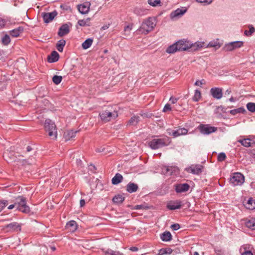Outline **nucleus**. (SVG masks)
Listing matches in <instances>:
<instances>
[{"label":"nucleus","instance_id":"1","mask_svg":"<svg viewBox=\"0 0 255 255\" xmlns=\"http://www.w3.org/2000/svg\"><path fill=\"white\" fill-rule=\"evenodd\" d=\"M177 44L179 51H187L191 49L192 50H197L199 49L205 47V43L204 42H196L192 43L189 40L183 39L177 42Z\"/></svg>","mask_w":255,"mask_h":255},{"label":"nucleus","instance_id":"2","mask_svg":"<svg viewBox=\"0 0 255 255\" xmlns=\"http://www.w3.org/2000/svg\"><path fill=\"white\" fill-rule=\"evenodd\" d=\"M156 24V19L153 17H149L143 20L137 31L141 34H147L152 31Z\"/></svg>","mask_w":255,"mask_h":255},{"label":"nucleus","instance_id":"3","mask_svg":"<svg viewBox=\"0 0 255 255\" xmlns=\"http://www.w3.org/2000/svg\"><path fill=\"white\" fill-rule=\"evenodd\" d=\"M171 139L168 137L162 138H154L150 141L148 144L152 149H157L167 146L171 143Z\"/></svg>","mask_w":255,"mask_h":255},{"label":"nucleus","instance_id":"4","mask_svg":"<svg viewBox=\"0 0 255 255\" xmlns=\"http://www.w3.org/2000/svg\"><path fill=\"white\" fill-rule=\"evenodd\" d=\"M45 130L48 132V135L53 139H55L57 136L56 126L51 120L46 119L44 123Z\"/></svg>","mask_w":255,"mask_h":255},{"label":"nucleus","instance_id":"5","mask_svg":"<svg viewBox=\"0 0 255 255\" xmlns=\"http://www.w3.org/2000/svg\"><path fill=\"white\" fill-rule=\"evenodd\" d=\"M16 209L24 213H28L30 208L26 204V198L23 196H19L15 200Z\"/></svg>","mask_w":255,"mask_h":255},{"label":"nucleus","instance_id":"6","mask_svg":"<svg viewBox=\"0 0 255 255\" xmlns=\"http://www.w3.org/2000/svg\"><path fill=\"white\" fill-rule=\"evenodd\" d=\"M245 182V177L240 172H235L231 176L230 182L233 186H241Z\"/></svg>","mask_w":255,"mask_h":255},{"label":"nucleus","instance_id":"7","mask_svg":"<svg viewBox=\"0 0 255 255\" xmlns=\"http://www.w3.org/2000/svg\"><path fill=\"white\" fill-rule=\"evenodd\" d=\"M99 116L103 122L107 123L112 119H115L118 117V114L116 111L111 112L106 110L100 113Z\"/></svg>","mask_w":255,"mask_h":255},{"label":"nucleus","instance_id":"8","mask_svg":"<svg viewBox=\"0 0 255 255\" xmlns=\"http://www.w3.org/2000/svg\"><path fill=\"white\" fill-rule=\"evenodd\" d=\"M198 129L200 132L203 134H209L216 131L217 128L211 126L210 125L208 124H200L198 127Z\"/></svg>","mask_w":255,"mask_h":255},{"label":"nucleus","instance_id":"9","mask_svg":"<svg viewBox=\"0 0 255 255\" xmlns=\"http://www.w3.org/2000/svg\"><path fill=\"white\" fill-rule=\"evenodd\" d=\"M187 11V9L185 7L178 8L171 12L170 17L173 20H177L182 17Z\"/></svg>","mask_w":255,"mask_h":255},{"label":"nucleus","instance_id":"10","mask_svg":"<svg viewBox=\"0 0 255 255\" xmlns=\"http://www.w3.org/2000/svg\"><path fill=\"white\" fill-rule=\"evenodd\" d=\"M243 42L240 41L231 42L226 44L224 49L225 51H231L235 49L239 48L243 46Z\"/></svg>","mask_w":255,"mask_h":255},{"label":"nucleus","instance_id":"11","mask_svg":"<svg viewBox=\"0 0 255 255\" xmlns=\"http://www.w3.org/2000/svg\"><path fill=\"white\" fill-rule=\"evenodd\" d=\"M203 166L200 164H193L186 169V171L194 174H199L202 172Z\"/></svg>","mask_w":255,"mask_h":255},{"label":"nucleus","instance_id":"12","mask_svg":"<svg viewBox=\"0 0 255 255\" xmlns=\"http://www.w3.org/2000/svg\"><path fill=\"white\" fill-rule=\"evenodd\" d=\"M175 190L177 193H182L188 191L190 186L187 183H179L175 185Z\"/></svg>","mask_w":255,"mask_h":255},{"label":"nucleus","instance_id":"13","mask_svg":"<svg viewBox=\"0 0 255 255\" xmlns=\"http://www.w3.org/2000/svg\"><path fill=\"white\" fill-rule=\"evenodd\" d=\"M91 3L89 1H86L77 5L78 11L81 14H84L88 13L90 10Z\"/></svg>","mask_w":255,"mask_h":255},{"label":"nucleus","instance_id":"14","mask_svg":"<svg viewBox=\"0 0 255 255\" xmlns=\"http://www.w3.org/2000/svg\"><path fill=\"white\" fill-rule=\"evenodd\" d=\"M57 14V12L56 11L51 12H44L42 13V17L45 23H49L54 19Z\"/></svg>","mask_w":255,"mask_h":255},{"label":"nucleus","instance_id":"15","mask_svg":"<svg viewBox=\"0 0 255 255\" xmlns=\"http://www.w3.org/2000/svg\"><path fill=\"white\" fill-rule=\"evenodd\" d=\"M188 133V130L185 128H179L176 130H171L168 131L169 135L173 136L174 137H176L180 135H185Z\"/></svg>","mask_w":255,"mask_h":255},{"label":"nucleus","instance_id":"16","mask_svg":"<svg viewBox=\"0 0 255 255\" xmlns=\"http://www.w3.org/2000/svg\"><path fill=\"white\" fill-rule=\"evenodd\" d=\"M210 93L213 97L216 99H220L223 96L222 90L219 88H211Z\"/></svg>","mask_w":255,"mask_h":255},{"label":"nucleus","instance_id":"17","mask_svg":"<svg viewBox=\"0 0 255 255\" xmlns=\"http://www.w3.org/2000/svg\"><path fill=\"white\" fill-rule=\"evenodd\" d=\"M182 207V202L180 200L170 202L167 205V208L170 210L180 209Z\"/></svg>","mask_w":255,"mask_h":255},{"label":"nucleus","instance_id":"18","mask_svg":"<svg viewBox=\"0 0 255 255\" xmlns=\"http://www.w3.org/2000/svg\"><path fill=\"white\" fill-rule=\"evenodd\" d=\"M24 30V28L22 26H19L9 31L10 36L13 37H17L21 34Z\"/></svg>","mask_w":255,"mask_h":255},{"label":"nucleus","instance_id":"19","mask_svg":"<svg viewBox=\"0 0 255 255\" xmlns=\"http://www.w3.org/2000/svg\"><path fill=\"white\" fill-rule=\"evenodd\" d=\"M69 32V26L67 24H63L59 29L58 35L60 37H62Z\"/></svg>","mask_w":255,"mask_h":255},{"label":"nucleus","instance_id":"20","mask_svg":"<svg viewBox=\"0 0 255 255\" xmlns=\"http://www.w3.org/2000/svg\"><path fill=\"white\" fill-rule=\"evenodd\" d=\"M238 142L246 147H251L252 144L255 143V141L250 138L239 139L238 140Z\"/></svg>","mask_w":255,"mask_h":255},{"label":"nucleus","instance_id":"21","mask_svg":"<svg viewBox=\"0 0 255 255\" xmlns=\"http://www.w3.org/2000/svg\"><path fill=\"white\" fill-rule=\"evenodd\" d=\"M66 228L70 232H74L77 229V225L75 221L72 220L67 223Z\"/></svg>","mask_w":255,"mask_h":255},{"label":"nucleus","instance_id":"22","mask_svg":"<svg viewBox=\"0 0 255 255\" xmlns=\"http://www.w3.org/2000/svg\"><path fill=\"white\" fill-rule=\"evenodd\" d=\"M59 59V54L55 51H53L51 54L48 56L47 60L49 63H53L57 61Z\"/></svg>","mask_w":255,"mask_h":255},{"label":"nucleus","instance_id":"23","mask_svg":"<svg viewBox=\"0 0 255 255\" xmlns=\"http://www.w3.org/2000/svg\"><path fill=\"white\" fill-rule=\"evenodd\" d=\"M3 156L8 162H12L15 160V157L13 156V152H8V150H6L4 152Z\"/></svg>","mask_w":255,"mask_h":255},{"label":"nucleus","instance_id":"24","mask_svg":"<svg viewBox=\"0 0 255 255\" xmlns=\"http://www.w3.org/2000/svg\"><path fill=\"white\" fill-rule=\"evenodd\" d=\"M138 188V185L134 183L129 182L127 185V191L130 193L136 192Z\"/></svg>","mask_w":255,"mask_h":255},{"label":"nucleus","instance_id":"25","mask_svg":"<svg viewBox=\"0 0 255 255\" xmlns=\"http://www.w3.org/2000/svg\"><path fill=\"white\" fill-rule=\"evenodd\" d=\"M5 228L8 229V231H18L20 230V227L16 222H13L7 225Z\"/></svg>","mask_w":255,"mask_h":255},{"label":"nucleus","instance_id":"26","mask_svg":"<svg viewBox=\"0 0 255 255\" xmlns=\"http://www.w3.org/2000/svg\"><path fill=\"white\" fill-rule=\"evenodd\" d=\"M249 245L242 246L240 249V252L242 255H253L252 252L249 250Z\"/></svg>","mask_w":255,"mask_h":255},{"label":"nucleus","instance_id":"27","mask_svg":"<svg viewBox=\"0 0 255 255\" xmlns=\"http://www.w3.org/2000/svg\"><path fill=\"white\" fill-rule=\"evenodd\" d=\"M160 239L164 242H168L171 240L172 235L168 231H165L160 235Z\"/></svg>","mask_w":255,"mask_h":255},{"label":"nucleus","instance_id":"28","mask_svg":"<svg viewBox=\"0 0 255 255\" xmlns=\"http://www.w3.org/2000/svg\"><path fill=\"white\" fill-rule=\"evenodd\" d=\"M245 224L248 228L252 230H255V218H252L247 220Z\"/></svg>","mask_w":255,"mask_h":255},{"label":"nucleus","instance_id":"29","mask_svg":"<svg viewBox=\"0 0 255 255\" xmlns=\"http://www.w3.org/2000/svg\"><path fill=\"white\" fill-rule=\"evenodd\" d=\"M134 13L138 16H143L147 13V9L142 7H136L133 10Z\"/></svg>","mask_w":255,"mask_h":255},{"label":"nucleus","instance_id":"30","mask_svg":"<svg viewBox=\"0 0 255 255\" xmlns=\"http://www.w3.org/2000/svg\"><path fill=\"white\" fill-rule=\"evenodd\" d=\"M177 51H179L178 50V47L177 44V42L173 44L172 45L169 46L166 50V52L170 54L174 53Z\"/></svg>","mask_w":255,"mask_h":255},{"label":"nucleus","instance_id":"31","mask_svg":"<svg viewBox=\"0 0 255 255\" xmlns=\"http://www.w3.org/2000/svg\"><path fill=\"white\" fill-rule=\"evenodd\" d=\"M221 46V44L219 42V39H216L210 41L205 47H214L216 49H218Z\"/></svg>","mask_w":255,"mask_h":255},{"label":"nucleus","instance_id":"32","mask_svg":"<svg viewBox=\"0 0 255 255\" xmlns=\"http://www.w3.org/2000/svg\"><path fill=\"white\" fill-rule=\"evenodd\" d=\"M245 206L247 209L253 210L255 209V201L253 198H250L248 201L245 203Z\"/></svg>","mask_w":255,"mask_h":255},{"label":"nucleus","instance_id":"33","mask_svg":"<svg viewBox=\"0 0 255 255\" xmlns=\"http://www.w3.org/2000/svg\"><path fill=\"white\" fill-rule=\"evenodd\" d=\"M123 176L120 173H117L115 176L112 178V182L113 184L117 185L122 182L123 180Z\"/></svg>","mask_w":255,"mask_h":255},{"label":"nucleus","instance_id":"34","mask_svg":"<svg viewBox=\"0 0 255 255\" xmlns=\"http://www.w3.org/2000/svg\"><path fill=\"white\" fill-rule=\"evenodd\" d=\"M66 44V41L64 39L59 40L56 44V48L59 52H62L63 48Z\"/></svg>","mask_w":255,"mask_h":255},{"label":"nucleus","instance_id":"35","mask_svg":"<svg viewBox=\"0 0 255 255\" xmlns=\"http://www.w3.org/2000/svg\"><path fill=\"white\" fill-rule=\"evenodd\" d=\"M93 40L92 38H88L82 44V47L84 49L89 48L92 44Z\"/></svg>","mask_w":255,"mask_h":255},{"label":"nucleus","instance_id":"36","mask_svg":"<svg viewBox=\"0 0 255 255\" xmlns=\"http://www.w3.org/2000/svg\"><path fill=\"white\" fill-rule=\"evenodd\" d=\"M246 112L245 109L243 107H240L239 108L232 110L230 111V113L232 115H236L239 113L244 114Z\"/></svg>","mask_w":255,"mask_h":255},{"label":"nucleus","instance_id":"37","mask_svg":"<svg viewBox=\"0 0 255 255\" xmlns=\"http://www.w3.org/2000/svg\"><path fill=\"white\" fill-rule=\"evenodd\" d=\"M125 200V197H123L121 195H117L115 196V197L113 199V201L115 203L117 204H121Z\"/></svg>","mask_w":255,"mask_h":255},{"label":"nucleus","instance_id":"38","mask_svg":"<svg viewBox=\"0 0 255 255\" xmlns=\"http://www.w3.org/2000/svg\"><path fill=\"white\" fill-rule=\"evenodd\" d=\"M249 30H245L244 34L247 36H251L255 32V28L252 25H249Z\"/></svg>","mask_w":255,"mask_h":255},{"label":"nucleus","instance_id":"39","mask_svg":"<svg viewBox=\"0 0 255 255\" xmlns=\"http://www.w3.org/2000/svg\"><path fill=\"white\" fill-rule=\"evenodd\" d=\"M106 255H124L119 251H114L111 249H108L105 252Z\"/></svg>","mask_w":255,"mask_h":255},{"label":"nucleus","instance_id":"40","mask_svg":"<svg viewBox=\"0 0 255 255\" xmlns=\"http://www.w3.org/2000/svg\"><path fill=\"white\" fill-rule=\"evenodd\" d=\"M201 92L198 90H196L195 91L194 95L193 97V100L194 102H198L199 100L201 99Z\"/></svg>","mask_w":255,"mask_h":255},{"label":"nucleus","instance_id":"41","mask_svg":"<svg viewBox=\"0 0 255 255\" xmlns=\"http://www.w3.org/2000/svg\"><path fill=\"white\" fill-rule=\"evenodd\" d=\"M77 131H74L73 130H70L67 132L65 134V139L66 140H70V138L75 137Z\"/></svg>","mask_w":255,"mask_h":255},{"label":"nucleus","instance_id":"42","mask_svg":"<svg viewBox=\"0 0 255 255\" xmlns=\"http://www.w3.org/2000/svg\"><path fill=\"white\" fill-rule=\"evenodd\" d=\"M178 170V168L175 166H166V173L172 174L173 172H176Z\"/></svg>","mask_w":255,"mask_h":255},{"label":"nucleus","instance_id":"43","mask_svg":"<svg viewBox=\"0 0 255 255\" xmlns=\"http://www.w3.org/2000/svg\"><path fill=\"white\" fill-rule=\"evenodd\" d=\"M1 41L3 44L5 45H8L10 42L9 36L7 34L4 35L1 39Z\"/></svg>","mask_w":255,"mask_h":255},{"label":"nucleus","instance_id":"44","mask_svg":"<svg viewBox=\"0 0 255 255\" xmlns=\"http://www.w3.org/2000/svg\"><path fill=\"white\" fill-rule=\"evenodd\" d=\"M161 255H170L172 252V250L170 248H162L159 250Z\"/></svg>","mask_w":255,"mask_h":255},{"label":"nucleus","instance_id":"45","mask_svg":"<svg viewBox=\"0 0 255 255\" xmlns=\"http://www.w3.org/2000/svg\"><path fill=\"white\" fill-rule=\"evenodd\" d=\"M35 159L34 157L30 158L27 159L23 160L22 163L24 165H31L34 163Z\"/></svg>","mask_w":255,"mask_h":255},{"label":"nucleus","instance_id":"46","mask_svg":"<svg viewBox=\"0 0 255 255\" xmlns=\"http://www.w3.org/2000/svg\"><path fill=\"white\" fill-rule=\"evenodd\" d=\"M62 80V77L61 76L54 75L52 78V81L56 85L60 84Z\"/></svg>","mask_w":255,"mask_h":255},{"label":"nucleus","instance_id":"47","mask_svg":"<svg viewBox=\"0 0 255 255\" xmlns=\"http://www.w3.org/2000/svg\"><path fill=\"white\" fill-rule=\"evenodd\" d=\"M147 3L151 6H156L158 5H160V0H148Z\"/></svg>","mask_w":255,"mask_h":255},{"label":"nucleus","instance_id":"48","mask_svg":"<svg viewBox=\"0 0 255 255\" xmlns=\"http://www.w3.org/2000/svg\"><path fill=\"white\" fill-rule=\"evenodd\" d=\"M247 109L251 112L254 113L255 112V103H249L247 105Z\"/></svg>","mask_w":255,"mask_h":255},{"label":"nucleus","instance_id":"49","mask_svg":"<svg viewBox=\"0 0 255 255\" xmlns=\"http://www.w3.org/2000/svg\"><path fill=\"white\" fill-rule=\"evenodd\" d=\"M138 118V117H132L129 121V124L131 125H133L137 124L139 121Z\"/></svg>","mask_w":255,"mask_h":255},{"label":"nucleus","instance_id":"50","mask_svg":"<svg viewBox=\"0 0 255 255\" xmlns=\"http://www.w3.org/2000/svg\"><path fill=\"white\" fill-rule=\"evenodd\" d=\"M226 155L225 153H224L223 152L220 153L218 154V160L219 161H224L226 159Z\"/></svg>","mask_w":255,"mask_h":255},{"label":"nucleus","instance_id":"51","mask_svg":"<svg viewBox=\"0 0 255 255\" xmlns=\"http://www.w3.org/2000/svg\"><path fill=\"white\" fill-rule=\"evenodd\" d=\"M7 205V201L6 200L0 201V212L3 209V208Z\"/></svg>","mask_w":255,"mask_h":255},{"label":"nucleus","instance_id":"52","mask_svg":"<svg viewBox=\"0 0 255 255\" xmlns=\"http://www.w3.org/2000/svg\"><path fill=\"white\" fill-rule=\"evenodd\" d=\"M212 0H196L198 2L203 3L204 5L211 3Z\"/></svg>","mask_w":255,"mask_h":255},{"label":"nucleus","instance_id":"53","mask_svg":"<svg viewBox=\"0 0 255 255\" xmlns=\"http://www.w3.org/2000/svg\"><path fill=\"white\" fill-rule=\"evenodd\" d=\"M78 24L81 26H85L88 25L87 24V20L84 19L79 20L78 21Z\"/></svg>","mask_w":255,"mask_h":255},{"label":"nucleus","instance_id":"54","mask_svg":"<svg viewBox=\"0 0 255 255\" xmlns=\"http://www.w3.org/2000/svg\"><path fill=\"white\" fill-rule=\"evenodd\" d=\"M205 84V81L204 79L202 80H197L195 83V85L197 86H201L202 85Z\"/></svg>","mask_w":255,"mask_h":255},{"label":"nucleus","instance_id":"55","mask_svg":"<svg viewBox=\"0 0 255 255\" xmlns=\"http://www.w3.org/2000/svg\"><path fill=\"white\" fill-rule=\"evenodd\" d=\"M171 108L170 105L169 104H166L165 105V106L163 109V111L164 112H166L168 111H171Z\"/></svg>","mask_w":255,"mask_h":255},{"label":"nucleus","instance_id":"56","mask_svg":"<svg viewBox=\"0 0 255 255\" xmlns=\"http://www.w3.org/2000/svg\"><path fill=\"white\" fill-rule=\"evenodd\" d=\"M6 21L0 17V28H2L5 25Z\"/></svg>","mask_w":255,"mask_h":255},{"label":"nucleus","instance_id":"57","mask_svg":"<svg viewBox=\"0 0 255 255\" xmlns=\"http://www.w3.org/2000/svg\"><path fill=\"white\" fill-rule=\"evenodd\" d=\"M180 226L178 224H174L171 226V228L173 230L176 231L180 228Z\"/></svg>","mask_w":255,"mask_h":255},{"label":"nucleus","instance_id":"58","mask_svg":"<svg viewBox=\"0 0 255 255\" xmlns=\"http://www.w3.org/2000/svg\"><path fill=\"white\" fill-rule=\"evenodd\" d=\"M178 99H179L178 98H175L173 97H171L169 99V101H170L172 103V104H175V103H176V102H177Z\"/></svg>","mask_w":255,"mask_h":255},{"label":"nucleus","instance_id":"59","mask_svg":"<svg viewBox=\"0 0 255 255\" xmlns=\"http://www.w3.org/2000/svg\"><path fill=\"white\" fill-rule=\"evenodd\" d=\"M131 30V26L130 25H127L125 26L124 28V30L125 32H128V33L130 32V30Z\"/></svg>","mask_w":255,"mask_h":255},{"label":"nucleus","instance_id":"60","mask_svg":"<svg viewBox=\"0 0 255 255\" xmlns=\"http://www.w3.org/2000/svg\"><path fill=\"white\" fill-rule=\"evenodd\" d=\"M105 148L103 147L97 148L96 149V152H105Z\"/></svg>","mask_w":255,"mask_h":255},{"label":"nucleus","instance_id":"61","mask_svg":"<svg viewBox=\"0 0 255 255\" xmlns=\"http://www.w3.org/2000/svg\"><path fill=\"white\" fill-rule=\"evenodd\" d=\"M215 252L217 255H221L223 254V252L221 249H215Z\"/></svg>","mask_w":255,"mask_h":255},{"label":"nucleus","instance_id":"62","mask_svg":"<svg viewBox=\"0 0 255 255\" xmlns=\"http://www.w3.org/2000/svg\"><path fill=\"white\" fill-rule=\"evenodd\" d=\"M85 201L84 199H81L80 201V204L81 207H83L85 205Z\"/></svg>","mask_w":255,"mask_h":255},{"label":"nucleus","instance_id":"63","mask_svg":"<svg viewBox=\"0 0 255 255\" xmlns=\"http://www.w3.org/2000/svg\"><path fill=\"white\" fill-rule=\"evenodd\" d=\"M14 207H16L15 202L14 203V204H12V205H9V206L8 207V209H13Z\"/></svg>","mask_w":255,"mask_h":255},{"label":"nucleus","instance_id":"64","mask_svg":"<svg viewBox=\"0 0 255 255\" xmlns=\"http://www.w3.org/2000/svg\"><path fill=\"white\" fill-rule=\"evenodd\" d=\"M231 93V90L229 89H227L226 92H225V95H230Z\"/></svg>","mask_w":255,"mask_h":255}]
</instances>
